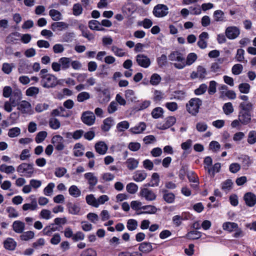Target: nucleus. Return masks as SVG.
Masks as SVG:
<instances>
[{"label":"nucleus","instance_id":"f257e3e1","mask_svg":"<svg viewBox=\"0 0 256 256\" xmlns=\"http://www.w3.org/2000/svg\"><path fill=\"white\" fill-rule=\"evenodd\" d=\"M168 60L174 62V66L178 69H182L186 66L185 56L179 50H174L170 53L168 56Z\"/></svg>","mask_w":256,"mask_h":256},{"label":"nucleus","instance_id":"f03ea898","mask_svg":"<svg viewBox=\"0 0 256 256\" xmlns=\"http://www.w3.org/2000/svg\"><path fill=\"white\" fill-rule=\"evenodd\" d=\"M59 81L54 75L50 74L42 76L40 82L43 88H55L59 84Z\"/></svg>","mask_w":256,"mask_h":256},{"label":"nucleus","instance_id":"7ed1b4c3","mask_svg":"<svg viewBox=\"0 0 256 256\" xmlns=\"http://www.w3.org/2000/svg\"><path fill=\"white\" fill-rule=\"evenodd\" d=\"M70 58L62 57L59 59L58 62L52 63V68L55 72L66 70L70 66Z\"/></svg>","mask_w":256,"mask_h":256},{"label":"nucleus","instance_id":"20e7f679","mask_svg":"<svg viewBox=\"0 0 256 256\" xmlns=\"http://www.w3.org/2000/svg\"><path fill=\"white\" fill-rule=\"evenodd\" d=\"M202 104V100L200 98H192L186 104V110L190 114L196 116L198 112L200 107Z\"/></svg>","mask_w":256,"mask_h":256},{"label":"nucleus","instance_id":"39448f33","mask_svg":"<svg viewBox=\"0 0 256 256\" xmlns=\"http://www.w3.org/2000/svg\"><path fill=\"white\" fill-rule=\"evenodd\" d=\"M17 172L26 178H30L32 176L34 170L32 164L27 163H22L17 168Z\"/></svg>","mask_w":256,"mask_h":256},{"label":"nucleus","instance_id":"423d86ee","mask_svg":"<svg viewBox=\"0 0 256 256\" xmlns=\"http://www.w3.org/2000/svg\"><path fill=\"white\" fill-rule=\"evenodd\" d=\"M168 14V8L164 4H158L152 10V14L156 18H163Z\"/></svg>","mask_w":256,"mask_h":256},{"label":"nucleus","instance_id":"0eeeda50","mask_svg":"<svg viewBox=\"0 0 256 256\" xmlns=\"http://www.w3.org/2000/svg\"><path fill=\"white\" fill-rule=\"evenodd\" d=\"M17 110L23 114L31 115L34 113L31 104L26 100H22L17 106Z\"/></svg>","mask_w":256,"mask_h":256},{"label":"nucleus","instance_id":"6e6552de","mask_svg":"<svg viewBox=\"0 0 256 256\" xmlns=\"http://www.w3.org/2000/svg\"><path fill=\"white\" fill-rule=\"evenodd\" d=\"M140 196L147 201H154L156 198V193L152 190L146 188H140Z\"/></svg>","mask_w":256,"mask_h":256},{"label":"nucleus","instance_id":"1a4fd4ad","mask_svg":"<svg viewBox=\"0 0 256 256\" xmlns=\"http://www.w3.org/2000/svg\"><path fill=\"white\" fill-rule=\"evenodd\" d=\"M225 34L229 40H234L240 34V28L236 26H230L226 28Z\"/></svg>","mask_w":256,"mask_h":256},{"label":"nucleus","instance_id":"9d476101","mask_svg":"<svg viewBox=\"0 0 256 256\" xmlns=\"http://www.w3.org/2000/svg\"><path fill=\"white\" fill-rule=\"evenodd\" d=\"M81 119L82 122L88 126L92 125L96 120L94 114L90 111H86L82 113Z\"/></svg>","mask_w":256,"mask_h":256},{"label":"nucleus","instance_id":"9b49d317","mask_svg":"<svg viewBox=\"0 0 256 256\" xmlns=\"http://www.w3.org/2000/svg\"><path fill=\"white\" fill-rule=\"evenodd\" d=\"M63 138L60 135L54 136L52 138V143L54 144L56 150H62L65 147Z\"/></svg>","mask_w":256,"mask_h":256},{"label":"nucleus","instance_id":"f8f14e48","mask_svg":"<svg viewBox=\"0 0 256 256\" xmlns=\"http://www.w3.org/2000/svg\"><path fill=\"white\" fill-rule=\"evenodd\" d=\"M136 58L138 65L141 67L148 68L150 64V59L144 54H138Z\"/></svg>","mask_w":256,"mask_h":256},{"label":"nucleus","instance_id":"ddd939ff","mask_svg":"<svg viewBox=\"0 0 256 256\" xmlns=\"http://www.w3.org/2000/svg\"><path fill=\"white\" fill-rule=\"evenodd\" d=\"M29 198L30 200V203L24 204L22 206V210L24 211L36 210L38 208L36 199L34 195L30 196Z\"/></svg>","mask_w":256,"mask_h":256},{"label":"nucleus","instance_id":"4468645a","mask_svg":"<svg viewBox=\"0 0 256 256\" xmlns=\"http://www.w3.org/2000/svg\"><path fill=\"white\" fill-rule=\"evenodd\" d=\"M209 38V35L207 32H202L198 36V46L202 49H204L207 47V41Z\"/></svg>","mask_w":256,"mask_h":256},{"label":"nucleus","instance_id":"2eb2a0df","mask_svg":"<svg viewBox=\"0 0 256 256\" xmlns=\"http://www.w3.org/2000/svg\"><path fill=\"white\" fill-rule=\"evenodd\" d=\"M176 122V118L174 116L166 118L163 123L159 124L158 128L160 130H166L172 126Z\"/></svg>","mask_w":256,"mask_h":256},{"label":"nucleus","instance_id":"dca6fc26","mask_svg":"<svg viewBox=\"0 0 256 256\" xmlns=\"http://www.w3.org/2000/svg\"><path fill=\"white\" fill-rule=\"evenodd\" d=\"M9 100L14 106H18L22 98V94L20 90H16L13 92L12 96L10 97Z\"/></svg>","mask_w":256,"mask_h":256},{"label":"nucleus","instance_id":"f3484780","mask_svg":"<svg viewBox=\"0 0 256 256\" xmlns=\"http://www.w3.org/2000/svg\"><path fill=\"white\" fill-rule=\"evenodd\" d=\"M240 123L243 125H246L251 122V114L248 112L240 110L238 116Z\"/></svg>","mask_w":256,"mask_h":256},{"label":"nucleus","instance_id":"a211bd4d","mask_svg":"<svg viewBox=\"0 0 256 256\" xmlns=\"http://www.w3.org/2000/svg\"><path fill=\"white\" fill-rule=\"evenodd\" d=\"M94 148L96 152L100 155L105 154L108 150L107 144L103 141H100L96 143Z\"/></svg>","mask_w":256,"mask_h":256},{"label":"nucleus","instance_id":"6ab92c4d","mask_svg":"<svg viewBox=\"0 0 256 256\" xmlns=\"http://www.w3.org/2000/svg\"><path fill=\"white\" fill-rule=\"evenodd\" d=\"M246 204L250 207L253 206L256 204V196L252 192L246 193L244 197Z\"/></svg>","mask_w":256,"mask_h":256},{"label":"nucleus","instance_id":"aec40b11","mask_svg":"<svg viewBox=\"0 0 256 256\" xmlns=\"http://www.w3.org/2000/svg\"><path fill=\"white\" fill-rule=\"evenodd\" d=\"M147 176V173L144 170H136L133 174L132 179L136 182H142Z\"/></svg>","mask_w":256,"mask_h":256},{"label":"nucleus","instance_id":"412c9836","mask_svg":"<svg viewBox=\"0 0 256 256\" xmlns=\"http://www.w3.org/2000/svg\"><path fill=\"white\" fill-rule=\"evenodd\" d=\"M84 178L87 180L90 187L93 188L98 183V178L92 172H86L84 174Z\"/></svg>","mask_w":256,"mask_h":256},{"label":"nucleus","instance_id":"4be33fe9","mask_svg":"<svg viewBox=\"0 0 256 256\" xmlns=\"http://www.w3.org/2000/svg\"><path fill=\"white\" fill-rule=\"evenodd\" d=\"M68 24L64 22H54L52 24V29L54 32L62 31L68 28Z\"/></svg>","mask_w":256,"mask_h":256},{"label":"nucleus","instance_id":"5701e85b","mask_svg":"<svg viewBox=\"0 0 256 256\" xmlns=\"http://www.w3.org/2000/svg\"><path fill=\"white\" fill-rule=\"evenodd\" d=\"M146 124L144 122H140L131 128L130 129V132L133 134H140L146 130Z\"/></svg>","mask_w":256,"mask_h":256},{"label":"nucleus","instance_id":"b1692460","mask_svg":"<svg viewBox=\"0 0 256 256\" xmlns=\"http://www.w3.org/2000/svg\"><path fill=\"white\" fill-rule=\"evenodd\" d=\"M138 160L134 158H128L125 162L126 166L130 170L136 169L138 167Z\"/></svg>","mask_w":256,"mask_h":256},{"label":"nucleus","instance_id":"393cba45","mask_svg":"<svg viewBox=\"0 0 256 256\" xmlns=\"http://www.w3.org/2000/svg\"><path fill=\"white\" fill-rule=\"evenodd\" d=\"M207 75V72L204 68L202 66H199L197 68L196 72H193L192 74V78H198L200 79H204Z\"/></svg>","mask_w":256,"mask_h":256},{"label":"nucleus","instance_id":"a878e982","mask_svg":"<svg viewBox=\"0 0 256 256\" xmlns=\"http://www.w3.org/2000/svg\"><path fill=\"white\" fill-rule=\"evenodd\" d=\"M57 230H58V227L55 226L54 224H52L46 226L42 231V232L44 236H51L53 232Z\"/></svg>","mask_w":256,"mask_h":256},{"label":"nucleus","instance_id":"bb28decb","mask_svg":"<svg viewBox=\"0 0 256 256\" xmlns=\"http://www.w3.org/2000/svg\"><path fill=\"white\" fill-rule=\"evenodd\" d=\"M12 227L16 233L22 234L24 230L25 224L20 220H16L13 222Z\"/></svg>","mask_w":256,"mask_h":256},{"label":"nucleus","instance_id":"cd10ccee","mask_svg":"<svg viewBox=\"0 0 256 256\" xmlns=\"http://www.w3.org/2000/svg\"><path fill=\"white\" fill-rule=\"evenodd\" d=\"M18 70L20 73H32L30 64L26 63L25 62H22L20 63L18 68Z\"/></svg>","mask_w":256,"mask_h":256},{"label":"nucleus","instance_id":"c85d7f7f","mask_svg":"<svg viewBox=\"0 0 256 256\" xmlns=\"http://www.w3.org/2000/svg\"><path fill=\"white\" fill-rule=\"evenodd\" d=\"M68 212L69 214L73 215H80V208L78 204L70 203L67 205Z\"/></svg>","mask_w":256,"mask_h":256},{"label":"nucleus","instance_id":"c756f323","mask_svg":"<svg viewBox=\"0 0 256 256\" xmlns=\"http://www.w3.org/2000/svg\"><path fill=\"white\" fill-rule=\"evenodd\" d=\"M160 181V180L158 174L156 172H154L152 176L150 182L146 184L144 186L149 187H156L159 185Z\"/></svg>","mask_w":256,"mask_h":256},{"label":"nucleus","instance_id":"7c9ffc66","mask_svg":"<svg viewBox=\"0 0 256 256\" xmlns=\"http://www.w3.org/2000/svg\"><path fill=\"white\" fill-rule=\"evenodd\" d=\"M16 242L10 238H6L4 242V248L10 250H14L16 248Z\"/></svg>","mask_w":256,"mask_h":256},{"label":"nucleus","instance_id":"2f4dec72","mask_svg":"<svg viewBox=\"0 0 256 256\" xmlns=\"http://www.w3.org/2000/svg\"><path fill=\"white\" fill-rule=\"evenodd\" d=\"M152 244L148 242H143L140 244L138 250L142 253L148 254L152 250Z\"/></svg>","mask_w":256,"mask_h":256},{"label":"nucleus","instance_id":"473e14b6","mask_svg":"<svg viewBox=\"0 0 256 256\" xmlns=\"http://www.w3.org/2000/svg\"><path fill=\"white\" fill-rule=\"evenodd\" d=\"M188 178L190 182H194V184H192V186L197 188L199 184V180L198 176L192 171L190 172L187 174Z\"/></svg>","mask_w":256,"mask_h":256},{"label":"nucleus","instance_id":"72a5a7b5","mask_svg":"<svg viewBox=\"0 0 256 256\" xmlns=\"http://www.w3.org/2000/svg\"><path fill=\"white\" fill-rule=\"evenodd\" d=\"M214 21L216 22H224L225 19L224 13L222 10H216L214 12L213 14Z\"/></svg>","mask_w":256,"mask_h":256},{"label":"nucleus","instance_id":"f704fd0d","mask_svg":"<svg viewBox=\"0 0 256 256\" xmlns=\"http://www.w3.org/2000/svg\"><path fill=\"white\" fill-rule=\"evenodd\" d=\"M114 124V120L112 117H109L103 122V124L102 126V129L104 132L108 131L111 126Z\"/></svg>","mask_w":256,"mask_h":256},{"label":"nucleus","instance_id":"c9c22d12","mask_svg":"<svg viewBox=\"0 0 256 256\" xmlns=\"http://www.w3.org/2000/svg\"><path fill=\"white\" fill-rule=\"evenodd\" d=\"M90 29L98 31H103L104 28L100 26V23L96 20H90L88 22Z\"/></svg>","mask_w":256,"mask_h":256},{"label":"nucleus","instance_id":"e433bc0d","mask_svg":"<svg viewBox=\"0 0 256 256\" xmlns=\"http://www.w3.org/2000/svg\"><path fill=\"white\" fill-rule=\"evenodd\" d=\"M164 193L163 198L168 204L173 203L175 200V195L172 192H168L166 190H162Z\"/></svg>","mask_w":256,"mask_h":256},{"label":"nucleus","instance_id":"4c0bfd02","mask_svg":"<svg viewBox=\"0 0 256 256\" xmlns=\"http://www.w3.org/2000/svg\"><path fill=\"white\" fill-rule=\"evenodd\" d=\"M240 108L241 109L240 110L244 112H250L254 110V104L248 101L246 102H242L240 104Z\"/></svg>","mask_w":256,"mask_h":256},{"label":"nucleus","instance_id":"58836bf2","mask_svg":"<svg viewBox=\"0 0 256 256\" xmlns=\"http://www.w3.org/2000/svg\"><path fill=\"white\" fill-rule=\"evenodd\" d=\"M238 228V224L234 222H225L222 224V228L224 230L228 231L229 232H232L234 231L235 229Z\"/></svg>","mask_w":256,"mask_h":256},{"label":"nucleus","instance_id":"ea45409f","mask_svg":"<svg viewBox=\"0 0 256 256\" xmlns=\"http://www.w3.org/2000/svg\"><path fill=\"white\" fill-rule=\"evenodd\" d=\"M20 34L18 32H14L8 34L6 38V42L8 44L14 43L18 40Z\"/></svg>","mask_w":256,"mask_h":256},{"label":"nucleus","instance_id":"a19ab883","mask_svg":"<svg viewBox=\"0 0 256 256\" xmlns=\"http://www.w3.org/2000/svg\"><path fill=\"white\" fill-rule=\"evenodd\" d=\"M233 182L231 180L228 179L221 184L222 190L226 193L230 192L232 188Z\"/></svg>","mask_w":256,"mask_h":256},{"label":"nucleus","instance_id":"79ce46f5","mask_svg":"<svg viewBox=\"0 0 256 256\" xmlns=\"http://www.w3.org/2000/svg\"><path fill=\"white\" fill-rule=\"evenodd\" d=\"M84 148L80 143L75 144L74 148V154L76 156H82L84 155Z\"/></svg>","mask_w":256,"mask_h":256},{"label":"nucleus","instance_id":"37998d69","mask_svg":"<svg viewBox=\"0 0 256 256\" xmlns=\"http://www.w3.org/2000/svg\"><path fill=\"white\" fill-rule=\"evenodd\" d=\"M142 210L144 211L141 212L140 214H154L158 210V208L155 206L152 205L142 206Z\"/></svg>","mask_w":256,"mask_h":256},{"label":"nucleus","instance_id":"c03bdc74","mask_svg":"<svg viewBox=\"0 0 256 256\" xmlns=\"http://www.w3.org/2000/svg\"><path fill=\"white\" fill-rule=\"evenodd\" d=\"M21 133V130L18 127H14L8 130V136L10 138L18 136Z\"/></svg>","mask_w":256,"mask_h":256},{"label":"nucleus","instance_id":"a18cd8bd","mask_svg":"<svg viewBox=\"0 0 256 256\" xmlns=\"http://www.w3.org/2000/svg\"><path fill=\"white\" fill-rule=\"evenodd\" d=\"M22 234L20 236L22 240L28 241L34 237V232L33 231L28 230Z\"/></svg>","mask_w":256,"mask_h":256},{"label":"nucleus","instance_id":"49530a36","mask_svg":"<svg viewBox=\"0 0 256 256\" xmlns=\"http://www.w3.org/2000/svg\"><path fill=\"white\" fill-rule=\"evenodd\" d=\"M86 203L95 208L98 207V204L97 202V199L92 194L87 195L86 197Z\"/></svg>","mask_w":256,"mask_h":256},{"label":"nucleus","instance_id":"de8ad7c7","mask_svg":"<svg viewBox=\"0 0 256 256\" xmlns=\"http://www.w3.org/2000/svg\"><path fill=\"white\" fill-rule=\"evenodd\" d=\"M68 192L71 196L74 198H78L81 195V191L75 185H72L70 187Z\"/></svg>","mask_w":256,"mask_h":256},{"label":"nucleus","instance_id":"09e8293b","mask_svg":"<svg viewBox=\"0 0 256 256\" xmlns=\"http://www.w3.org/2000/svg\"><path fill=\"white\" fill-rule=\"evenodd\" d=\"M202 236V232L196 230L188 232L186 238L189 240H194L200 238Z\"/></svg>","mask_w":256,"mask_h":256},{"label":"nucleus","instance_id":"8fccbe9b","mask_svg":"<svg viewBox=\"0 0 256 256\" xmlns=\"http://www.w3.org/2000/svg\"><path fill=\"white\" fill-rule=\"evenodd\" d=\"M55 186V184L54 182L48 183L43 190L44 194L46 196H51L52 194Z\"/></svg>","mask_w":256,"mask_h":256},{"label":"nucleus","instance_id":"3c124183","mask_svg":"<svg viewBox=\"0 0 256 256\" xmlns=\"http://www.w3.org/2000/svg\"><path fill=\"white\" fill-rule=\"evenodd\" d=\"M49 14L54 21H58L62 19L61 13L58 10L52 9L49 11Z\"/></svg>","mask_w":256,"mask_h":256},{"label":"nucleus","instance_id":"603ef678","mask_svg":"<svg viewBox=\"0 0 256 256\" xmlns=\"http://www.w3.org/2000/svg\"><path fill=\"white\" fill-rule=\"evenodd\" d=\"M164 110L161 107H156L152 112V116L154 118H158L163 116Z\"/></svg>","mask_w":256,"mask_h":256},{"label":"nucleus","instance_id":"864d4df0","mask_svg":"<svg viewBox=\"0 0 256 256\" xmlns=\"http://www.w3.org/2000/svg\"><path fill=\"white\" fill-rule=\"evenodd\" d=\"M138 226V222L136 220L134 219H130L128 220L126 223L127 228L130 231L136 230Z\"/></svg>","mask_w":256,"mask_h":256},{"label":"nucleus","instance_id":"5fc2aeb1","mask_svg":"<svg viewBox=\"0 0 256 256\" xmlns=\"http://www.w3.org/2000/svg\"><path fill=\"white\" fill-rule=\"evenodd\" d=\"M48 136V133L46 131H41L38 132L35 138V141L37 144H40L44 141Z\"/></svg>","mask_w":256,"mask_h":256},{"label":"nucleus","instance_id":"6e6d98bb","mask_svg":"<svg viewBox=\"0 0 256 256\" xmlns=\"http://www.w3.org/2000/svg\"><path fill=\"white\" fill-rule=\"evenodd\" d=\"M125 98L128 101L134 102L136 100L135 93L132 90H127L125 91Z\"/></svg>","mask_w":256,"mask_h":256},{"label":"nucleus","instance_id":"4d7b16f0","mask_svg":"<svg viewBox=\"0 0 256 256\" xmlns=\"http://www.w3.org/2000/svg\"><path fill=\"white\" fill-rule=\"evenodd\" d=\"M197 58V55L195 53L192 52L189 54L187 56L186 60H185L186 66L192 64L196 60Z\"/></svg>","mask_w":256,"mask_h":256},{"label":"nucleus","instance_id":"13d9d810","mask_svg":"<svg viewBox=\"0 0 256 256\" xmlns=\"http://www.w3.org/2000/svg\"><path fill=\"white\" fill-rule=\"evenodd\" d=\"M138 186L134 182H130L126 185V190L130 194H134L138 190Z\"/></svg>","mask_w":256,"mask_h":256},{"label":"nucleus","instance_id":"bf43d9fd","mask_svg":"<svg viewBox=\"0 0 256 256\" xmlns=\"http://www.w3.org/2000/svg\"><path fill=\"white\" fill-rule=\"evenodd\" d=\"M130 124L126 120L118 122L116 125V128L118 132H124L129 128Z\"/></svg>","mask_w":256,"mask_h":256},{"label":"nucleus","instance_id":"052dcab7","mask_svg":"<svg viewBox=\"0 0 256 256\" xmlns=\"http://www.w3.org/2000/svg\"><path fill=\"white\" fill-rule=\"evenodd\" d=\"M49 126L53 130H58L60 126V122L56 118H50L49 120Z\"/></svg>","mask_w":256,"mask_h":256},{"label":"nucleus","instance_id":"680f3d73","mask_svg":"<svg viewBox=\"0 0 256 256\" xmlns=\"http://www.w3.org/2000/svg\"><path fill=\"white\" fill-rule=\"evenodd\" d=\"M39 88L36 86H31L28 88L26 92V95L28 96H34L39 92Z\"/></svg>","mask_w":256,"mask_h":256},{"label":"nucleus","instance_id":"e2e57ef3","mask_svg":"<svg viewBox=\"0 0 256 256\" xmlns=\"http://www.w3.org/2000/svg\"><path fill=\"white\" fill-rule=\"evenodd\" d=\"M14 170V168L12 166H6L2 164L0 166V171L7 174L13 173Z\"/></svg>","mask_w":256,"mask_h":256},{"label":"nucleus","instance_id":"0e129e2a","mask_svg":"<svg viewBox=\"0 0 256 256\" xmlns=\"http://www.w3.org/2000/svg\"><path fill=\"white\" fill-rule=\"evenodd\" d=\"M161 80L162 78L158 74H154L150 77V82L152 86H157L160 83Z\"/></svg>","mask_w":256,"mask_h":256},{"label":"nucleus","instance_id":"69168bd1","mask_svg":"<svg viewBox=\"0 0 256 256\" xmlns=\"http://www.w3.org/2000/svg\"><path fill=\"white\" fill-rule=\"evenodd\" d=\"M111 50L115 56L118 57H122L126 55V52L123 51L122 48H118L116 46H112L111 47Z\"/></svg>","mask_w":256,"mask_h":256},{"label":"nucleus","instance_id":"338daca9","mask_svg":"<svg viewBox=\"0 0 256 256\" xmlns=\"http://www.w3.org/2000/svg\"><path fill=\"white\" fill-rule=\"evenodd\" d=\"M223 110L226 115H229L234 112V108L231 102H228L224 104L222 106Z\"/></svg>","mask_w":256,"mask_h":256},{"label":"nucleus","instance_id":"774afa93","mask_svg":"<svg viewBox=\"0 0 256 256\" xmlns=\"http://www.w3.org/2000/svg\"><path fill=\"white\" fill-rule=\"evenodd\" d=\"M247 142L250 144H253L256 142V131L250 130L248 132Z\"/></svg>","mask_w":256,"mask_h":256}]
</instances>
